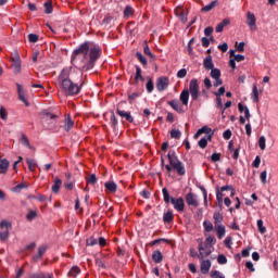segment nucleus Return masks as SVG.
Here are the masks:
<instances>
[{
	"label": "nucleus",
	"instance_id": "obj_35",
	"mask_svg": "<svg viewBox=\"0 0 278 278\" xmlns=\"http://www.w3.org/2000/svg\"><path fill=\"white\" fill-rule=\"evenodd\" d=\"M86 181H87L88 186H94L97 184V175L91 174V175L87 176Z\"/></svg>",
	"mask_w": 278,
	"mask_h": 278
},
{
	"label": "nucleus",
	"instance_id": "obj_58",
	"mask_svg": "<svg viewBox=\"0 0 278 278\" xmlns=\"http://www.w3.org/2000/svg\"><path fill=\"white\" fill-rule=\"evenodd\" d=\"M65 129H66V131H71V113L66 114Z\"/></svg>",
	"mask_w": 278,
	"mask_h": 278
},
{
	"label": "nucleus",
	"instance_id": "obj_14",
	"mask_svg": "<svg viewBox=\"0 0 278 278\" xmlns=\"http://www.w3.org/2000/svg\"><path fill=\"white\" fill-rule=\"evenodd\" d=\"M210 268H212V261L202 258L200 264L202 275H207V273H210Z\"/></svg>",
	"mask_w": 278,
	"mask_h": 278
},
{
	"label": "nucleus",
	"instance_id": "obj_43",
	"mask_svg": "<svg viewBox=\"0 0 278 278\" xmlns=\"http://www.w3.org/2000/svg\"><path fill=\"white\" fill-rule=\"evenodd\" d=\"M203 227H204V230L207 231V232L214 231V225L212 224V222L205 220L203 223Z\"/></svg>",
	"mask_w": 278,
	"mask_h": 278
},
{
	"label": "nucleus",
	"instance_id": "obj_13",
	"mask_svg": "<svg viewBox=\"0 0 278 278\" xmlns=\"http://www.w3.org/2000/svg\"><path fill=\"white\" fill-rule=\"evenodd\" d=\"M173 110H175V112H177L178 114H186V110H184V106L179 103V100L174 99L167 102Z\"/></svg>",
	"mask_w": 278,
	"mask_h": 278
},
{
	"label": "nucleus",
	"instance_id": "obj_48",
	"mask_svg": "<svg viewBox=\"0 0 278 278\" xmlns=\"http://www.w3.org/2000/svg\"><path fill=\"white\" fill-rule=\"evenodd\" d=\"M143 53H146V55L151 58V60H155V56L151 53V48H149V45H146L143 47Z\"/></svg>",
	"mask_w": 278,
	"mask_h": 278
},
{
	"label": "nucleus",
	"instance_id": "obj_1",
	"mask_svg": "<svg viewBox=\"0 0 278 278\" xmlns=\"http://www.w3.org/2000/svg\"><path fill=\"white\" fill-rule=\"evenodd\" d=\"M101 47L90 41H85L73 51L72 64L80 71H92L97 60L101 58Z\"/></svg>",
	"mask_w": 278,
	"mask_h": 278
},
{
	"label": "nucleus",
	"instance_id": "obj_11",
	"mask_svg": "<svg viewBox=\"0 0 278 278\" xmlns=\"http://www.w3.org/2000/svg\"><path fill=\"white\" fill-rule=\"evenodd\" d=\"M12 68L15 74L21 73V56H18V53H15L12 59Z\"/></svg>",
	"mask_w": 278,
	"mask_h": 278
},
{
	"label": "nucleus",
	"instance_id": "obj_27",
	"mask_svg": "<svg viewBox=\"0 0 278 278\" xmlns=\"http://www.w3.org/2000/svg\"><path fill=\"white\" fill-rule=\"evenodd\" d=\"M252 100L254 103H260V91L257 90L256 84L252 87Z\"/></svg>",
	"mask_w": 278,
	"mask_h": 278
},
{
	"label": "nucleus",
	"instance_id": "obj_3",
	"mask_svg": "<svg viewBox=\"0 0 278 278\" xmlns=\"http://www.w3.org/2000/svg\"><path fill=\"white\" fill-rule=\"evenodd\" d=\"M59 88L64 97H71V70L64 68L59 75Z\"/></svg>",
	"mask_w": 278,
	"mask_h": 278
},
{
	"label": "nucleus",
	"instance_id": "obj_61",
	"mask_svg": "<svg viewBox=\"0 0 278 278\" xmlns=\"http://www.w3.org/2000/svg\"><path fill=\"white\" fill-rule=\"evenodd\" d=\"M29 42H38V35L36 34H29L28 35Z\"/></svg>",
	"mask_w": 278,
	"mask_h": 278
},
{
	"label": "nucleus",
	"instance_id": "obj_50",
	"mask_svg": "<svg viewBox=\"0 0 278 278\" xmlns=\"http://www.w3.org/2000/svg\"><path fill=\"white\" fill-rule=\"evenodd\" d=\"M81 273V269L78 266H74L71 268V276L77 277Z\"/></svg>",
	"mask_w": 278,
	"mask_h": 278
},
{
	"label": "nucleus",
	"instance_id": "obj_15",
	"mask_svg": "<svg viewBox=\"0 0 278 278\" xmlns=\"http://www.w3.org/2000/svg\"><path fill=\"white\" fill-rule=\"evenodd\" d=\"M17 86V93L18 99L26 105V108H29V101H27V98H25V91L23 90V86L21 84H16Z\"/></svg>",
	"mask_w": 278,
	"mask_h": 278
},
{
	"label": "nucleus",
	"instance_id": "obj_25",
	"mask_svg": "<svg viewBox=\"0 0 278 278\" xmlns=\"http://www.w3.org/2000/svg\"><path fill=\"white\" fill-rule=\"evenodd\" d=\"M41 114L45 116L46 121H52V123H55V121H58V115L47 110H43Z\"/></svg>",
	"mask_w": 278,
	"mask_h": 278
},
{
	"label": "nucleus",
	"instance_id": "obj_64",
	"mask_svg": "<svg viewBox=\"0 0 278 278\" xmlns=\"http://www.w3.org/2000/svg\"><path fill=\"white\" fill-rule=\"evenodd\" d=\"M260 164H262V159L260 156H256L252 165L254 166V168H257Z\"/></svg>",
	"mask_w": 278,
	"mask_h": 278
},
{
	"label": "nucleus",
	"instance_id": "obj_20",
	"mask_svg": "<svg viewBox=\"0 0 278 278\" xmlns=\"http://www.w3.org/2000/svg\"><path fill=\"white\" fill-rule=\"evenodd\" d=\"M8 168H10V161H8V159H0V173L5 175Z\"/></svg>",
	"mask_w": 278,
	"mask_h": 278
},
{
	"label": "nucleus",
	"instance_id": "obj_32",
	"mask_svg": "<svg viewBox=\"0 0 278 278\" xmlns=\"http://www.w3.org/2000/svg\"><path fill=\"white\" fill-rule=\"evenodd\" d=\"M104 187L106 188V190H109V192H116V190H117L116 182H114V181L105 182Z\"/></svg>",
	"mask_w": 278,
	"mask_h": 278
},
{
	"label": "nucleus",
	"instance_id": "obj_16",
	"mask_svg": "<svg viewBox=\"0 0 278 278\" xmlns=\"http://www.w3.org/2000/svg\"><path fill=\"white\" fill-rule=\"evenodd\" d=\"M168 162L172 165V167L179 164L181 161H179V157H177V153H175V150H170L167 154Z\"/></svg>",
	"mask_w": 278,
	"mask_h": 278
},
{
	"label": "nucleus",
	"instance_id": "obj_55",
	"mask_svg": "<svg viewBox=\"0 0 278 278\" xmlns=\"http://www.w3.org/2000/svg\"><path fill=\"white\" fill-rule=\"evenodd\" d=\"M211 277L212 278H225V276L218 270L211 271Z\"/></svg>",
	"mask_w": 278,
	"mask_h": 278
},
{
	"label": "nucleus",
	"instance_id": "obj_36",
	"mask_svg": "<svg viewBox=\"0 0 278 278\" xmlns=\"http://www.w3.org/2000/svg\"><path fill=\"white\" fill-rule=\"evenodd\" d=\"M21 143L23 144V147H27V149H31V144L29 143V138H27V135L25 134H22Z\"/></svg>",
	"mask_w": 278,
	"mask_h": 278
},
{
	"label": "nucleus",
	"instance_id": "obj_5",
	"mask_svg": "<svg viewBox=\"0 0 278 278\" xmlns=\"http://www.w3.org/2000/svg\"><path fill=\"white\" fill-rule=\"evenodd\" d=\"M199 243V255L198 258L205 260V257H210L212 255V251H214V245L210 243H203L201 239L198 240Z\"/></svg>",
	"mask_w": 278,
	"mask_h": 278
},
{
	"label": "nucleus",
	"instance_id": "obj_49",
	"mask_svg": "<svg viewBox=\"0 0 278 278\" xmlns=\"http://www.w3.org/2000/svg\"><path fill=\"white\" fill-rule=\"evenodd\" d=\"M257 228L260 233H266V227H264V222L262 219L257 220Z\"/></svg>",
	"mask_w": 278,
	"mask_h": 278
},
{
	"label": "nucleus",
	"instance_id": "obj_26",
	"mask_svg": "<svg viewBox=\"0 0 278 278\" xmlns=\"http://www.w3.org/2000/svg\"><path fill=\"white\" fill-rule=\"evenodd\" d=\"M212 141V135H206L199 142L200 149H205L207 147V142Z\"/></svg>",
	"mask_w": 278,
	"mask_h": 278
},
{
	"label": "nucleus",
	"instance_id": "obj_19",
	"mask_svg": "<svg viewBox=\"0 0 278 278\" xmlns=\"http://www.w3.org/2000/svg\"><path fill=\"white\" fill-rule=\"evenodd\" d=\"M203 67L205 71H212L214 68V61L212 60V55H207L203 61Z\"/></svg>",
	"mask_w": 278,
	"mask_h": 278
},
{
	"label": "nucleus",
	"instance_id": "obj_39",
	"mask_svg": "<svg viewBox=\"0 0 278 278\" xmlns=\"http://www.w3.org/2000/svg\"><path fill=\"white\" fill-rule=\"evenodd\" d=\"M216 3H218L217 1H213L210 4L205 5L202 8V12H212V10H214V8H216Z\"/></svg>",
	"mask_w": 278,
	"mask_h": 278
},
{
	"label": "nucleus",
	"instance_id": "obj_17",
	"mask_svg": "<svg viewBox=\"0 0 278 278\" xmlns=\"http://www.w3.org/2000/svg\"><path fill=\"white\" fill-rule=\"evenodd\" d=\"M203 134H206V136H214V134L212 132V128H210L208 126H203L193 136L194 140H197L199 136H203Z\"/></svg>",
	"mask_w": 278,
	"mask_h": 278
},
{
	"label": "nucleus",
	"instance_id": "obj_8",
	"mask_svg": "<svg viewBox=\"0 0 278 278\" xmlns=\"http://www.w3.org/2000/svg\"><path fill=\"white\" fill-rule=\"evenodd\" d=\"M170 80L168 79V77L161 76L156 79V90H159V92H164V90L168 88Z\"/></svg>",
	"mask_w": 278,
	"mask_h": 278
},
{
	"label": "nucleus",
	"instance_id": "obj_59",
	"mask_svg": "<svg viewBox=\"0 0 278 278\" xmlns=\"http://www.w3.org/2000/svg\"><path fill=\"white\" fill-rule=\"evenodd\" d=\"M0 116L2 121H8V112L5 111V108L1 106L0 109Z\"/></svg>",
	"mask_w": 278,
	"mask_h": 278
},
{
	"label": "nucleus",
	"instance_id": "obj_38",
	"mask_svg": "<svg viewBox=\"0 0 278 278\" xmlns=\"http://www.w3.org/2000/svg\"><path fill=\"white\" fill-rule=\"evenodd\" d=\"M29 278H53V275L45 274V273H39V274L30 275Z\"/></svg>",
	"mask_w": 278,
	"mask_h": 278
},
{
	"label": "nucleus",
	"instance_id": "obj_10",
	"mask_svg": "<svg viewBox=\"0 0 278 278\" xmlns=\"http://www.w3.org/2000/svg\"><path fill=\"white\" fill-rule=\"evenodd\" d=\"M185 199L187 205L191 207H197L199 205V199L197 198V194L193 192L187 193Z\"/></svg>",
	"mask_w": 278,
	"mask_h": 278
},
{
	"label": "nucleus",
	"instance_id": "obj_21",
	"mask_svg": "<svg viewBox=\"0 0 278 278\" xmlns=\"http://www.w3.org/2000/svg\"><path fill=\"white\" fill-rule=\"evenodd\" d=\"M172 168H174V170H176V173L178 175H180L181 177H184V175H186V166L184 165L182 162L174 165Z\"/></svg>",
	"mask_w": 278,
	"mask_h": 278
},
{
	"label": "nucleus",
	"instance_id": "obj_51",
	"mask_svg": "<svg viewBox=\"0 0 278 278\" xmlns=\"http://www.w3.org/2000/svg\"><path fill=\"white\" fill-rule=\"evenodd\" d=\"M137 58H138L139 62H140L143 66H147L148 61H147V58H144V55H142V53L137 52Z\"/></svg>",
	"mask_w": 278,
	"mask_h": 278
},
{
	"label": "nucleus",
	"instance_id": "obj_42",
	"mask_svg": "<svg viewBox=\"0 0 278 278\" xmlns=\"http://www.w3.org/2000/svg\"><path fill=\"white\" fill-rule=\"evenodd\" d=\"M74 210L77 214H81L84 212V208L81 207V203L79 202V199L75 200V206Z\"/></svg>",
	"mask_w": 278,
	"mask_h": 278
},
{
	"label": "nucleus",
	"instance_id": "obj_62",
	"mask_svg": "<svg viewBox=\"0 0 278 278\" xmlns=\"http://www.w3.org/2000/svg\"><path fill=\"white\" fill-rule=\"evenodd\" d=\"M211 160L212 162H220V153H213Z\"/></svg>",
	"mask_w": 278,
	"mask_h": 278
},
{
	"label": "nucleus",
	"instance_id": "obj_24",
	"mask_svg": "<svg viewBox=\"0 0 278 278\" xmlns=\"http://www.w3.org/2000/svg\"><path fill=\"white\" fill-rule=\"evenodd\" d=\"M152 260L155 264H162V260H164V255L160 250H156L152 253Z\"/></svg>",
	"mask_w": 278,
	"mask_h": 278
},
{
	"label": "nucleus",
	"instance_id": "obj_44",
	"mask_svg": "<svg viewBox=\"0 0 278 278\" xmlns=\"http://www.w3.org/2000/svg\"><path fill=\"white\" fill-rule=\"evenodd\" d=\"M134 15V8L127 5L124 10V16L129 18V16Z\"/></svg>",
	"mask_w": 278,
	"mask_h": 278
},
{
	"label": "nucleus",
	"instance_id": "obj_56",
	"mask_svg": "<svg viewBox=\"0 0 278 278\" xmlns=\"http://www.w3.org/2000/svg\"><path fill=\"white\" fill-rule=\"evenodd\" d=\"M217 262H218V264H227V256H225L224 254H219L218 256H217Z\"/></svg>",
	"mask_w": 278,
	"mask_h": 278
},
{
	"label": "nucleus",
	"instance_id": "obj_34",
	"mask_svg": "<svg viewBox=\"0 0 278 278\" xmlns=\"http://www.w3.org/2000/svg\"><path fill=\"white\" fill-rule=\"evenodd\" d=\"M173 218H175V216L173 215L172 211H168L167 213H164L163 215V222L166 223H173Z\"/></svg>",
	"mask_w": 278,
	"mask_h": 278
},
{
	"label": "nucleus",
	"instance_id": "obj_23",
	"mask_svg": "<svg viewBox=\"0 0 278 278\" xmlns=\"http://www.w3.org/2000/svg\"><path fill=\"white\" fill-rule=\"evenodd\" d=\"M47 249H48L47 245H41V247H39V248H38V253L33 256V260H34L35 262H38V260H40V258L42 257V255H43L45 253H47Z\"/></svg>",
	"mask_w": 278,
	"mask_h": 278
},
{
	"label": "nucleus",
	"instance_id": "obj_57",
	"mask_svg": "<svg viewBox=\"0 0 278 278\" xmlns=\"http://www.w3.org/2000/svg\"><path fill=\"white\" fill-rule=\"evenodd\" d=\"M205 243L214 247V244H216V237H213V236L207 237L205 240Z\"/></svg>",
	"mask_w": 278,
	"mask_h": 278
},
{
	"label": "nucleus",
	"instance_id": "obj_40",
	"mask_svg": "<svg viewBox=\"0 0 278 278\" xmlns=\"http://www.w3.org/2000/svg\"><path fill=\"white\" fill-rule=\"evenodd\" d=\"M211 77H212V79H219L220 78V70L213 67V70H211Z\"/></svg>",
	"mask_w": 278,
	"mask_h": 278
},
{
	"label": "nucleus",
	"instance_id": "obj_53",
	"mask_svg": "<svg viewBox=\"0 0 278 278\" xmlns=\"http://www.w3.org/2000/svg\"><path fill=\"white\" fill-rule=\"evenodd\" d=\"M98 240L94 237H90L89 239H87V247H94L96 244H98Z\"/></svg>",
	"mask_w": 278,
	"mask_h": 278
},
{
	"label": "nucleus",
	"instance_id": "obj_2",
	"mask_svg": "<svg viewBox=\"0 0 278 278\" xmlns=\"http://www.w3.org/2000/svg\"><path fill=\"white\" fill-rule=\"evenodd\" d=\"M190 94L192 101H199V97H201V89L199 87V80L193 78L189 83V90L184 89L180 93V101L182 105H188V101H190Z\"/></svg>",
	"mask_w": 278,
	"mask_h": 278
},
{
	"label": "nucleus",
	"instance_id": "obj_28",
	"mask_svg": "<svg viewBox=\"0 0 278 278\" xmlns=\"http://www.w3.org/2000/svg\"><path fill=\"white\" fill-rule=\"evenodd\" d=\"M60 188H62V180L60 178H54L52 192H54V194H58L60 192Z\"/></svg>",
	"mask_w": 278,
	"mask_h": 278
},
{
	"label": "nucleus",
	"instance_id": "obj_45",
	"mask_svg": "<svg viewBox=\"0 0 278 278\" xmlns=\"http://www.w3.org/2000/svg\"><path fill=\"white\" fill-rule=\"evenodd\" d=\"M170 138H175L176 140H179V138H181V131L179 129H172Z\"/></svg>",
	"mask_w": 278,
	"mask_h": 278
},
{
	"label": "nucleus",
	"instance_id": "obj_54",
	"mask_svg": "<svg viewBox=\"0 0 278 278\" xmlns=\"http://www.w3.org/2000/svg\"><path fill=\"white\" fill-rule=\"evenodd\" d=\"M244 41H241L240 43H236V49L239 51V53H244Z\"/></svg>",
	"mask_w": 278,
	"mask_h": 278
},
{
	"label": "nucleus",
	"instance_id": "obj_52",
	"mask_svg": "<svg viewBox=\"0 0 278 278\" xmlns=\"http://www.w3.org/2000/svg\"><path fill=\"white\" fill-rule=\"evenodd\" d=\"M188 75V71L186 68H181L177 72V77L178 79H184Z\"/></svg>",
	"mask_w": 278,
	"mask_h": 278
},
{
	"label": "nucleus",
	"instance_id": "obj_47",
	"mask_svg": "<svg viewBox=\"0 0 278 278\" xmlns=\"http://www.w3.org/2000/svg\"><path fill=\"white\" fill-rule=\"evenodd\" d=\"M258 147H260L261 151H264V149H266V137H264V136L260 137Z\"/></svg>",
	"mask_w": 278,
	"mask_h": 278
},
{
	"label": "nucleus",
	"instance_id": "obj_9",
	"mask_svg": "<svg viewBox=\"0 0 278 278\" xmlns=\"http://www.w3.org/2000/svg\"><path fill=\"white\" fill-rule=\"evenodd\" d=\"M257 17L251 11L247 12V25L251 29V31H255L257 29Z\"/></svg>",
	"mask_w": 278,
	"mask_h": 278
},
{
	"label": "nucleus",
	"instance_id": "obj_12",
	"mask_svg": "<svg viewBox=\"0 0 278 278\" xmlns=\"http://www.w3.org/2000/svg\"><path fill=\"white\" fill-rule=\"evenodd\" d=\"M81 86H84V81L80 80L78 83L72 81L71 83V97H74V94H79L81 92Z\"/></svg>",
	"mask_w": 278,
	"mask_h": 278
},
{
	"label": "nucleus",
	"instance_id": "obj_7",
	"mask_svg": "<svg viewBox=\"0 0 278 278\" xmlns=\"http://www.w3.org/2000/svg\"><path fill=\"white\" fill-rule=\"evenodd\" d=\"M174 14L184 25L188 23V13H186V11L184 10V5L176 7L174 10Z\"/></svg>",
	"mask_w": 278,
	"mask_h": 278
},
{
	"label": "nucleus",
	"instance_id": "obj_22",
	"mask_svg": "<svg viewBox=\"0 0 278 278\" xmlns=\"http://www.w3.org/2000/svg\"><path fill=\"white\" fill-rule=\"evenodd\" d=\"M230 23L231 21L229 18H224L222 23L217 24V26L215 27L216 33L220 34V31H223V29H225L227 25H230Z\"/></svg>",
	"mask_w": 278,
	"mask_h": 278
},
{
	"label": "nucleus",
	"instance_id": "obj_18",
	"mask_svg": "<svg viewBox=\"0 0 278 278\" xmlns=\"http://www.w3.org/2000/svg\"><path fill=\"white\" fill-rule=\"evenodd\" d=\"M116 114H118V116H121L122 118H126V121H128V123H134V116H131L130 112L117 109Z\"/></svg>",
	"mask_w": 278,
	"mask_h": 278
},
{
	"label": "nucleus",
	"instance_id": "obj_37",
	"mask_svg": "<svg viewBox=\"0 0 278 278\" xmlns=\"http://www.w3.org/2000/svg\"><path fill=\"white\" fill-rule=\"evenodd\" d=\"M45 13L46 14H52L53 13V4L51 1L45 2L43 4Z\"/></svg>",
	"mask_w": 278,
	"mask_h": 278
},
{
	"label": "nucleus",
	"instance_id": "obj_33",
	"mask_svg": "<svg viewBox=\"0 0 278 278\" xmlns=\"http://www.w3.org/2000/svg\"><path fill=\"white\" fill-rule=\"evenodd\" d=\"M26 164L28 165V168L31 173H34V170H36V167L38 166V164L36 163V160L34 159H27Z\"/></svg>",
	"mask_w": 278,
	"mask_h": 278
},
{
	"label": "nucleus",
	"instance_id": "obj_29",
	"mask_svg": "<svg viewBox=\"0 0 278 278\" xmlns=\"http://www.w3.org/2000/svg\"><path fill=\"white\" fill-rule=\"evenodd\" d=\"M216 232H217V238L219 240H223L225 238L226 229L224 225L220 226H215Z\"/></svg>",
	"mask_w": 278,
	"mask_h": 278
},
{
	"label": "nucleus",
	"instance_id": "obj_6",
	"mask_svg": "<svg viewBox=\"0 0 278 278\" xmlns=\"http://www.w3.org/2000/svg\"><path fill=\"white\" fill-rule=\"evenodd\" d=\"M0 229H2V231H0V240L2 242H5V240L8 238H10V229H12V223L3 219L0 222Z\"/></svg>",
	"mask_w": 278,
	"mask_h": 278
},
{
	"label": "nucleus",
	"instance_id": "obj_41",
	"mask_svg": "<svg viewBox=\"0 0 278 278\" xmlns=\"http://www.w3.org/2000/svg\"><path fill=\"white\" fill-rule=\"evenodd\" d=\"M111 126L113 129H116L118 127V119L116 118V115L114 114V111L111 113Z\"/></svg>",
	"mask_w": 278,
	"mask_h": 278
},
{
	"label": "nucleus",
	"instance_id": "obj_30",
	"mask_svg": "<svg viewBox=\"0 0 278 278\" xmlns=\"http://www.w3.org/2000/svg\"><path fill=\"white\" fill-rule=\"evenodd\" d=\"M135 81L136 84H138V81H144V77H142V70L140 68V66H136Z\"/></svg>",
	"mask_w": 278,
	"mask_h": 278
},
{
	"label": "nucleus",
	"instance_id": "obj_31",
	"mask_svg": "<svg viewBox=\"0 0 278 278\" xmlns=\"http://www.w3.org/2000/svg\"><path fill=\"white\" fill-rule=\"evenodd\" d=\"M213 218H214L215 227H218V226L223 225V224H220V223H223V214L214 213Z\"/></svg>",
	"mask_w": 278,
	"mask_h": 278
},
{
	"label": "nucleus",
	"instance_id": "obj_63",
	"mask_svg": "<svg viewBox=\"0 0 278 278\" xmlns=\"http://www.w3.org/2000/svg\"><path fill=\"white\" fill-rule=\"evenodd\" d=\"M224 140H230L231 139V131L229 129L225 130L223 134Z\"/></svg>",
	"mask_w": 278,
	"mask_h": 278
},
{
	"label": "nucleus",
	"instance_id": "obj_60",
	"mask_svg": "<svg viewBox=\"0 0 278 278\" xmlns=\"http://www.w3.org/2000/svg\"><path fill=\"white\" fill-rule=\"evenodd\" d=\"M216 108L217 110H223V98L220 96H216Z\"/></svg>",
	"mask_w": 278,
	"mask_h": 278
},
{
	"label": "nucleus",
	"instance_id": "obj_4",
	"mask_svg": "<svg viewBox=\"0 0 278 278\" xmlns=\"http://www.w3.org/2000/svg\"><path fill=\"white\" fill-rule=\"evenodd\" d=\"M162 192L165 203H172L176 212H179V214L184 213L186 210V202L184 201V198H170L168 189L166 188H163Z\"/></svg>",
	"mask_w": 278,
	"mask_h": 278
},
{
	"label": "nucleus",
	"instance_id": "obj_46",
	"mask_svg": "<svg viewBox=\"0 0 278 278\" xmlns=\"http://www.w3.org/2000/svg\"><path fill=\"white\" fill-rule=\"evenodd\" d=\"M146 88H147V92L151 93L153 92L155 86L153 85V79H149L147 85H146Z\"/></svg>",
	"mask_w": 278,
	"mask_h": 278
}]
</instances>
